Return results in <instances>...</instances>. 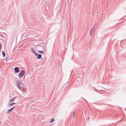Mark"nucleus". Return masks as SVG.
I'll return each instance as SVG.
<instances>
[{"label": "nucleus", "instance_id": "7ed1b4c3", "mask_svg": "<svg viewBox=\"0 0 126 126\" xmlns=\"http://www.w3.org/2000/svg\"><path fill=\"white\" fill-rule=\"evenodd\" d=\"M14 70L15 72L16 73H18L19 71V70L17 67H15L14 68Z\"/></svg>", "mask_w": 126, "mask_h": 126}, {"label": "nucleus", "instance_id": "9d476101", "mask_svg": "<svg viewBox=\"0 0 126 126\" xmlns=\"http://www.w3.org/2000/svg\"><path fill=\"white\" fill-rule=\"evenodd\" d=\"M38 51L40 53H42V54L44 53V51H41V50H39Z\"/></svg>", "mask_w": 126, "mask_h": 126}, {"label": "nucleus", "instance_id": "f03ea898", "mask_svg": "<svg viewBox=\"0 0 126 126\" xmlns=\"http://www.w3.org/2000/svg\"><path fill=\"white\" fill-rule=\"evenodd\" d=\"M17 86L18 88L20 90L21 89V87L20 84H21V82L19 81H18L17 82Z\"/></svg>", "mask_w": 126, "mask_h": 126}, {"label": "nucleus", "instance_id": "a211bd4d", "mask_svg": "<svg viewBox=\"0 0 126 126\" xmlns=\"http://www.w3.org/2000/svg\"><path fill=\"white\" fill-rule=\"evenodd\" d=\"M13 105L15 104H16L15 103H12Z\"/></svg>", "mask_w": 126, "mask_h": 126}, {"label": "nucleus", "instance_id": "f3484780", "mask_svg": "<svg viewBox=\"0 0 126 126\" xmlns=\"http://www.w3.org/2000/svg\"><path fill=\"white\" fill-rule=\"evenodd\" d=\"M15 107H13V108H11V109L12 110Z\"/></svg>", "mask_w": 126, "mask_h": 126}, {"label": "nucleus", "instance_id": "4468645a", "mask_svg": "<svg viewBox=\"0 0 126 126\" xmlns=\"http://www.w3.org/2000/svg\"><path fill=\"white\" fill-rule=\"evenodd\" d=\"M75 116V112H74L73 113V117H74Z\"/></svg>", "mask_w": 126, "mask_h": 126}, {"label": "nucleus", "instance_id": "6e6552de", "mask_svg": "<svg viewBox=\"0 0 126 126\" xmlns=\"http://www.w3.org/2000/svg\"><path fill=\"white\" fill-rule=\"evenodd\" d=\"M2 54L3 55V57H4L5 55V52L4 51H2Z\"/></svg>", "mask_w": 126, "mask_h": 126}, {"label": "nucleus", "instance_id": "423d86ee", "mask_svg": "<svg viewBox=\"0 0 126 126\" xmlns=\"http://www.w3.org/2000/svg\"><path fill=\"white\" fill-rule=\"evenodd\" d=\"M12 110L11 109H9L7 110V111L6 112V113H9Z\"/></svg>", "mask_w": 126, "mask_h": 126}, {"label": "nucleus", "instance_id": "1a4fd4ad", "mask_svg": "<svg viewBox=\"0 0 126 126\" xmlns=\"http://www.w3.org/2000/svg\"><path fill=\"white\" fill-rule=\"evenodd\" d=\"M54 118H52L51 119V120L50 121V123H52V122H54Z\"/></svg>", "mask_w": 126, "mask_h": 126}, {"label": "nucleus", "instance_id": "dca6fc26", "mask_svg": "<svg viewBox=\"0 0 126 126\" xmlns=\"http://www.w3.org/2000/svg\"><path fill=\"white\" fill-rule=\"evenodd\" d=\"M35 55V56H36L37 55V54L35 52V53H34Z\"/></svg>", "mask_w": 126, "mask_h": 126}, {"label": "nucleus", "instance_id": "20e7f679", "mask_svg": "<svg viewBox=\"0 0 126 126\" xmlns=\"http://www.w3.org/2000/svg\"><path fill=\"white\" fill-rule=\"evenodd\" d=\"M42 57V56L41 55L39 54L37 55V58L38 59H39L41 58Z\"/></svg>", "mask_w": 126, "mask_h": 126}, {"label": "nucleus", "instance_id": "0eeeda50", "mask_svg": "<svg viewBox=\"0 0 126 126\" xmlns=\"http://www.w3.org/2000/svg\"><path fill=\"white\" fill-rule=\"evenodd\" d=\"M16 98H13L11 99L10 101V102H13L16 99Z\"/></svg>", "mask_w": 126, "mask_h": 126}, {"label": "nucleus", "instance_id": "9b49d317", "mask_svg": "<svg viewBox=\"0 0 126 126\" xmlns=\"http://www.w3.org/2000/svg\"><path fill=\"white\" fill-rule=\"evenodd\" d=\"M8 60V58L7 57H6L5 58V60L6 62H7Z\"/></svg>", "mask_w": 126, "mask_h": 126}, {"label": "nucleus", "instance_id": "f8f14e48", "mask_svg": "<svg viewBox=\"0 0 126 126\" xmlns=\"http://www.w3.org/2000/svg\"><path fill=\"white\" fill-rule=\"evenodd\" d=\"M13 105V104L12 103L11 104H9V106L11 107Z\"/></svg>", "mask_w": 126, "mask_h": 126}, {"label": "nucleus", "instance_id": "39448f33", "mask_svg": "<svg viewBox=\"0 0 126 126\" xmlns=\"http://www.w3.org/2000/svg\"><path fill=\"white\" fill-rule=\"evenodd\" d=\"M31 49V51L33 53H35V50L33 48H32Z\"/></svg>", "mask_w": 126, "mask_h": 126}, {"label": "nucleus", "instance_id": "6ab92c4d", "mask_svg": "<svg viewBox=\"0 0 126 126\" xmlns=\"http://www.w3.org/2000/svg\"><path fill=\"white\" fill-rule=\"evenodd\" d=\"M1 121H0V124H1Z\"/></svg>", "mask_w": 126, "mask_h": 126}, {"label": "nucleus", "instance_id": "2eb2a0df", "mask_svg": "<svg viewBox=\"0 0 126 126\" xmlns=\"http://www.w3.org/2000/svg\"><path fill=\"white\" fill-rule=\"evenodd\" d=\"M93 30H94V29H92L91 30H90V32H93Z\"/></svg>", "mask_w": 126, "mask_h": 126}, {"label": "nucleus", "instance_id": "f257e3e1", "mask_svg": "<svg viewBox=\"0 0 126 126\" xmlns=\"http://www.w3.org/2000/svg\"><path fill=\"white\" fill-rule=\"evenodd\" d=\"M25 73V71L24 70H22L18 74V77L19 78H21L24 75Z\"/></svg>", "mask_w": 126, "mask_h": 126}, {"label": "nucleus", "instance_id": "ddd939ff", "mask_svg": "<svg viewBox=\"0 0 126 126\" xmlns=\"http://www.w3.org/2000/svg\"><path fill=\"white\" fill-rule=\"evenodd\" d=\"M92 32H90V36H91L92 35Z\"/></svg>", "mask_w": 126, "mask_h": 126}]
</instances>
